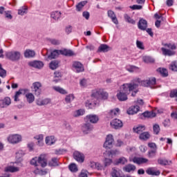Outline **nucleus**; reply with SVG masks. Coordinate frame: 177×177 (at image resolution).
<instances>
[{"instance_id": "nucleus-40", "label": "nucleus", "mask_w": 177, "mask_h": 177, "mask_svg": "<svg viewBox=\"0 0 177 177\" xmlns=\"http://www.w3.org/2000/svg\"><path fill=\"white\" fill-rule=\"evenodd\" d=\"M35 139H37V140H38L37 145L39 146H44V136L42 135L36 136L35 137Z\"/></svg>"}, {"instance_id": "nucleus-18", "label": "nucleus", "mask_w": 177, "mask_h": 177, "mask_svg": "<svg viewBox=\"0 0 177 177\" xmlns=\"http://www.w3.org/2000/svg\"><path fill=\"white\" fill-rule=\"evenodd\" d=\"M139 110H140V108L139 106H132L127 110V114L129 115H133V114H136L139 112Z\"/></svg>"}, {"instance_id": "nucleus-61", "label": "nucleus", "mask_w": 177, "mask_h": 177, "mask_svg": "<svg viewBox=\"0 0 177 177\" xmlns=\"http://www.w3.org/2000/svg\"><path fill=\"white\" fill-rule=\"evenodd\" d=\"M80 84L81 86L85 88L88 86V80L86 79H82V80H80Z\"/></svg>"}, {"instance_id": "nucleus-49", "label": "nucleus", "mask_w": 177, "mask_h": 177, "mask_svg": "<svg viewBox=\"0 0 177 177\" xmlns=\"http://www.w3.org/2000/svg\"><path fill=\"white\" fill-rule=\"evenodd\" d=\"M74 95L73 94H69L68 95L66 96L65 97V102L66 103H71V102H73V100H74Z\"/></svg>"}, {"instance_id": "nucleus-5", "label": "nucleus", "mask_w": 177, "mask_h": 177, "mask_svg": "<svg viewBox=\"0 0 177 177\" xmlns=\"http://www.w3.org/2000/svg\"><path fill=\"white\" fill-rule=\"evenodd\" d=\"M91 97L92 99H95V100H99L100 99H102V100H106V99L109 98V93L102 88H100L91 94Z\"/></svg>"}, {"instance_id": "nucleus-2", "label": "nucleus", "mask_w": 177, "mask_h": 177, "mask_svg": "<svg viewBox=\"0 0 177 177\" xmlns=\"http://www.w3.org/2000/svg\"><path fill=\"white\" fill-rule=\"evenodd\" d=\"M30 165H34V167H39L40 165L42 168H45L48 165L46 155L41 154L39 157L33 158L30 160Z\"/></svg>"}, {"instance_id": "nucleus-38", "label": "nucleus", "mask_w": 177, "mask_h": 177, "mask_svg": "<svg viewBox=\"0 0 177 177\" xmlns=\"http://www.w3.org/2000/svg\"><path fill=\"white\" fill-rule=\"evenodd\" d=\"M126 70L129 71V73H135V71H138L139 68L135 66L128 65L126 66Z\"/></svg>"}, {"instance_id": "nucleus-58", "label": "nucleus", "mask_w": 177, "mask_h": 177, "mask_svg": "<svg viewBox=\"0 0 177 177\" xmlns=\"http://www.w3.org/2000/svg\"><path fill=\"white\" fill-rule=\"evenodd\" d=\"M156 153L157 149H151L148 153V157H149V158H153V157H156Z\"/></svg>"}, {"instance_id": "nucleus-13", "label": "nucleus", "mask_w": 177, "mask_h": 177, "mask_svg": "<svg viewBox=\"0 0 177 177\" xmlns=\"http://www.w3.org/2000/svg\"><path fill=\"white\" fill-rule=\"evenodd\" d=\"M82 131L84 135H88V133H91L93 131V125L90 123L85 124L82 126Z\"/></svg>"}, {"instance_id": "nucleus-19", "label": "nucleus", "mask_w": 177, "mask_h": 177, "mask_svg": "<svg viewBox=\"0 0 177 177\" xmlns=\"http://www.w3.org/2000/svg\"><path fill=\"white\" fill-rule=\"evenodd\" d=\"M138 27L139 30L145 31L147 28V21L143 19H140L138 24Z\"/></svg>"}, {"instance_id": "nucleus-1", "label": "nucleus", "mask_w": 177, "mask_h": 177, "mask_svg": "<svg viewBox=\"0 0 177 177\" xmlns=\"http://www.w3.org/2000/svg\"><path fill=\"white\" fill-rule=\"evenodd\" d=\"M131 93V96H135L138 93V84L133 83L131 80L130 83L124 84L120 86V91L117 93L116 96L120 102H125L128 100V95Z\"/></svg>"}, {"instance_id": "nucleus-24", "label": "nucleus", "mask_w": 177, "mask_h": 177, "mask_svg": "<svg viewBox=\"0 0 177 177\" xmlns=\"http://www.w3.org/2000/svg\"><path fill=\"white\" fill-rule=\"evenodd\" d=\"M108 16L111 19L114 24H118V19H117V17H115V14L113 10H108Z\"/></svg>"}, {"instance_id": "nucleus-57", "label": "nucleus", "mask_w": 177, "mask_h": 177, "mask_svg": "<svg viewBox=\"0 0 177 177\" xmlns=\"http://www.w3.org/2000/svg\"><path fill=\"white\" fill-rule=\"evenodd\" d=\"M0 77L5 78L6 77V71L2 68V65L0 64Z\"/></svg>"}, {"instance_id": "nucleus-36", "label": "nucleus", "mask_w": 177, "mask_h": 177, "mask_svg": "<svg viewBox=\"0 0 177 177\" xmlns=\"http://www.w3.org/2000/svg\"><path fill=\"white\" fill-rule=\"evenodd\" d=\"M19 170L20 169L19 167L13 166H8L4 169L6 172H19Z\"/></svg>"}, {"instance_id": "nucleus-37", "label": "nucleus", "mask_w": 177, "mask_h": 177, "mask_svg": "<svg viewBox=\"0 0 177 177\" xmlns=\"http://www.w3.org/2000/svg\"><path fill=\"white\" fill-rule=\"evenodd\" d=\"M169 68L174 73H177V60L172 61L169 65Z\"/></svg>"}, {"instance_id": "nucleus-48", "label": "nucleus", "mask_w": 177, "mask_h": 177, "mask_svg": "<svg viewBox=\"0 0 177 177\" xmlns=\"http://www.w3.org/2000/svg\"><path fill=\"white\" fill-rule=\"evenodd\" d=\"M34 174H35V175H46V174H48V171H46V170L36 169L34 171Z\"/></svg>"}, {"instance_id": "nucleus-46", "label": "nucleus", "mask_w": 177, "mask_h": 177, "mask_svg": "<svg viewBox=\"0 0 177 177\" xmlns=\"http://www.w3.org/2000/svg\"><path fill=\"white\" fill-rule=\"evenodd\" d=\"M124 20L127 21V23H129L130 24H136L135 20H133L131 17H129L128 15L125 14L124 16Z\"/></svg>"}, {"instance_id": "nucleus-51", "label": "nucleus", "mask_w": 177, "mask_h": 177, "mask_svg": "<svg viewBox=\"0 0 177 177\" xmlns=\"http://www.w3.org/2000/svg\"><path fill=\"white\" fill-rule=\"evenodd\" d=\"M68 168L71 172H77L78 171V167H77V165L75 163H71Z\"/></svg>"}, {"instance_id": "nucleus-31", "label": "nucleus", "mask_w": 177, "mask_h": 177, "mask_svg": "<svg viewBox=\"0 0 177 177\" xmlns=\"http://www.w3.org/2000/svg\"><path fill=\"white\" fill-rule=\"evenodd\" d=\"M50 17L54 20H59V19L62 17V12L59 11H53L51 12Z\"/></svg>"}, {"instance_id": "nucleus-21", "label": "nucleus", "mask_w": 177, "mask_h": 177, "mask_svg": "<svg viewBox=\"0 0 177 177\" xmlns=\"http://www.w3.org/2000/svg\"><path fill=\"white\" fill-rule=\"evenodd\" d=\"M59 52L61 55H63L64 56H68V57L75 56V53H74V51L71 50L63 49V50H60Z\"/></svg>"}, {"instance_id": "nucleus-54", "label": "nucleus", "mask_w": 177, "mask_h": 177, "mask_svg": "<svg viewBox=\"0 0 177 177\" xmlns=\"http://www.w3.org/2000/svg\"><path fill=\"white\" fill-rule=\"evenodd\" d=\"M110 114L111 117H115V115H118L120 114V109L116 108L111 111Z\"/></svg>"}, {"instance_id": "nucleus-12", "label": "nucleus", "mask_w": 177, "mask_h": 177, "mask_svg": "<svg viewBox=\"0 0 177 177\" xmlns=\"http://www.w3.org/2000/svg\"><path fill=\"white\" fill-rule=\"evenodd\" d=\"M28 92H30V90H28V88L19 89L18 91L15 93V95L14 96L15 102H19L20 100L19 99L20 95H26V93H28Z\"/></svg>"}, {"instance_id": "nucleus-23", "label": "nucleus", "mask_w": 177, "mask_h": 177, "mask_svg": "<svg viewBox=\"0 0 177 177\" xmlns=\"http://www.w3.org/2000/svg\"><path fill=\"white\" fill-rule=\"evenodd\" d=\"M136 169V166L132 164H128L123 167V171L125 172H133Z\"/></svg>"}, {"instance_id": "nucleus-41", "label": "nucleus", "mask_w": 177, "mask_h": 177, "mask_svg": "<svg viewBox=\"0 0 177 177\" xmlns=\"http://www.w3.org/2000/svg\"><path fill=\"white\" fill-rule=\"evenodd\" d=\"M121 170L117 169H113V171L111 173V176L113 177H121Z\"/></svg>"}, {"instance_id": "nucleus-39", "label": "nucleus", "mask_w": 177, "mask_h": 177, "mask_svg": "<svg viewBox=\"0 0 177 177\" xmlns=\"http://www.w3.org/2000/svg\"><path fill=\"white\" fill-rule=\"evenodd\" d=\"M84 114H85L84 109H78L73 112V117H80V115H84Z\"/></svg>"}, {"instance_id": "nucleus-43", "label": "nucleus", "mask_w": 177, "mask_h": 177, "mask_svg": "<svg viewBox=\"0 0 177 177\" xmlns=\"http://www.w3.org/2000/svg\"><path fill=\"white\" fill-rule=\"evenodd\" d=\"M142 60L145 63H154V62H156L153 57L149 56L143 57Z\"/></svg>"}, {"instance_id": "nucleus-14", "label": "nucleus", "mask_w": 177, "mask_h": 177, "mask_svg": "<svg viewBox=\"0 0 177 177\" xmlns=\"http://www.w3.org/2000/svg\"><path fill=\"white\" fill-rule=\"evenodd\" d=\"M73 67L76 73H82L85 69L84 68V65L80 62H74L73 64Z\"/></svg>"}, {"instance_id": "nucleus-42", "label": "nucleus", "mask_w": 177, "mask_h": 177, "mask_svg": "<svg viewBox=\"0 0 177 177\" xmlns=\"http://www.w3.org/2000/svg\"><path fill=\"white\" fill-rule=\"evenodd\" d=\"M57 67H59V61L54 60L50 63V68L51 70H56Z\"/></svg>"}, {"instance_id": "nucleus-10", "label": "nucleus", "mask_w": 177, "mask_h": 177, "mask_svg": "<svg viewBox=\"0 0 177 177\" xmlns=\"http://www.w3.org/2000/svg\"><path fill=\"white\" fill-rule=\"evenodd\" d=\"M113 143L114 138H113V135L109 134L106 136V141L104 144V147H105V149H111Z\"/></svg>"}, {"instance_id": "nucleus-4", "label": "nucleus", "mask_w": 177, "mask_h": 177, "mask_svg": "<svg viewBox=\"0 0 177 177\" xmlns=\"http://www.w3.org/2000/svg\"><path fill=\"white\" fill-rule=\"evenodd\" d=\"M6 59L10 60L11 62H19L21 59V53L18 50H10L6 52Z\"/></svg>"}, {"instance_id": "nucleus-52", "label": "nucleus", "mask_w": 177, "mask_h": 177, "mask_svg": "<svg viewBox=\"0 0 177 177\" xmlns=\"http://www.w3.org/2000/svg\"><path fill=\"white\" fill-rule=\"evenodd\" d=\"M144 117L147 118H153V117H156V113L153 112H145L143 113Z\"/></svg>"}, {"instance_id": "nucleus-25", "label": "nucleus", "mask_w": 177, "mask_h": 177, "mask_svg": "<svg viewBox=\"0 0 177 177\" xmlns=\"http://www.w3.org/2000/svg\"><path fill=\"white\" fill-rule=\"evenodd\" d=\"M59 55H61L60 50H55L50 53V55H48V59L52 60V59H56L59 57Z\"/></svg>"}, {"instance_id": "nucleus-6", "label": "nucleus", "mask_w": 177, "mask_h": 177, "mask_svg": "<svg viewBox=\"0 0 177 177\" xmlns=\"http://www.w3.org/2000/svg\"><path fill=\"white\" fill-rule=\"evenodd\" d=\"M21 135L20 134H10L7 138L8 142L11 143V145H17V143H20L21 142Z\"/></svg>"}, {"instance_id": "nucleus-50", "label": "nucleus", "mask_w": 177, "mask_h": 177, "mask_svg": "<svg viewBox=\"0 0 177 177\" xmlns=\"http://www.w3.org/2000/svg\"><path fill=\"white\" fill-rule=\"evenodd\" d=\"M28 9L27 6L22 7V8L18 10V15H20L21 16L26 15Z\"/></svg>"}, {"instance_id": "nucleus-26", "label": "nucleus", "mask_w": 177, "mask_h": 177, "mask_svg": "<svg viewBox=\"0 0 177 177\" xmlns=\"http://www.w3.org/2000/svg\"><path fill=\"white\" fill-rule=\"evenodd\" d=\"M161 50L165 56H174L176 53L175 51L165 48H162Z\"/></svg>"}, {"instance_id": "nucleus-45", "label": "nucleus", "mask_w": 177, "mask_h": 177, "mask_svg": "<svg viewBox=\"0 0 177 177\" xmlns=\"http://www.w3.org/2000/svg\"><path fill=\"white\" fill-rule=\"evenodd\" d=\"M158 162L160 165H169V164H171V160H167L165 159H158Z\"/></svg>"}, {"instance_id": "nucleus-44", "label": "nucleus", "mask_w": 177, "mask_h": 177, "mask_svg": "<svg viewBox=\"0 0 177 177\" xmlns=\"http://www.w3.org/2000/svg\"><path fill=\"white\" fill-rule=\"evenodd\" d=\"M86 1H82L79 3L76 6V10H77V12H81L82 10V8H84V6L86 5Z\"/></svg>"}, {"instance_id": "nucleus-62", "label": "nucleus", "mask_w": 177, "mask_h": 177, "mask_svg": "<svg viewBox=\"0 0 177 177\" xmlns=\"http://www.w3.org/2000/svg\"><path fill=\"white\" fill-rule=\"evenodd\" d=\"M6 19H8V20H12L13 19V17L12 16V14L10 13V11H6L4 12Z\"/></svg>"}, {"instance_id": "nucleus-17", "label": "nucleus", "mask_w": 177, "mask_h": 177, "mask_svg": "<svg viewBox=\"0 0 177 177\" xmlns=\"http://www.w3.org/2000/svg\"><path fill=\"white\" fill-rule=\"evenodd\" d=\"M49 103H50V99L49 98H39L36 101L37 106H46V104H49Z\"/></svg>"}, {"instance_id": "nucleus-59", "label": "nucleus", "mask_w": 177, "mask_h": 177, "mask_svg": "<svg viewBox=\"0 0 177 177\" xmlns=\"http://www.w3.org/2000/svg\"><path fill=\"white\" fill-rule=\"evenodd\" d=\"M153 129L154 133H156V135H158V133H160V125L154 124L153 126Z\"/></svg>"}, {"instance_id": "nucleus-56", "label": "nucleus", "mask_w": 177, "mask_h": 177, "mask_svg": "<svg viewBox=\"0 0 177 177\" xmlns=\"http://www.w3.org/2000/svg\"><path fill=\"white\" fill-rule=\"evenodd\" d=\"M48 165L50 167H56L57 165V158H53L51 159V161L48 162Z\"/></svg>"}, {"instance_id": "nucleus-7", "label": "nucleus", "mask_w": 177, "mask_h": 177, "mask_svg": "<svg viewBox=\"0 0 177 177\" xmlns=\"http://www.w3.org/2000/svg\"><path fill=\"white\" fill-rule=\"evenodd\" d=\"M42 84L39 82L32 83V91L35 96H39L42 93Z\"/></svg>"}, {"instance_id": "nucleus-47", "label": "nucleus", "mask_w": 177, "mask_h": 177, "mask_svg": "<svg viewBox=\"0 0 177 177\" xmlns=\"http://www.w3.org/2000/svg\"><path fill=\"white\" fill-rule=\"evenodd\" d=\"M120 151L118 150H111V151H108L106 153V155L108 156V157L113 158V156H115V154H119Z\"/></svg>"}, {"instance_id": "nucleus-11", "label": "nucleus", "mask_w": 177, "mask_h": 177, "mask_svg": "<svg viewBox=\"0 0 177 177\" xmlns=\"http://www.w3.org/2000/svg\"><path fill=\"white\" fill-rule=\"evenodd\" d=\"M85 120L87 121V122H91V124H97L99 122V116H97V115L90 114L86 116Z\"/></svg>"}, {"instance_id": "nucleus-55", "label": "nucleus", "mask_w": 177, "mask_h": 177, "mask_svg": "<svg viewBox=\"0 0 177 177\" xmlns=\"http://www.w3.org/2000/svg\"><path fill=\"white\" fill-rule=\"evenodd\" d=\"M95 106H96V102H91V101L88 100L86 102V107H88L89 109H93L95 107Z\"/></svg>"}, {"instance_id": "nucleus-9", "label": "nucleus", "mask_w": 177, "mask_h": 177, "mask_svg": "<svg viewBox=\"0 0 177 177\" xmlns=\"http://www.w3.org/2000/svg\"><path fill=\"white\" fill-rule=\"evenodd\" d=\"M110 125L111 128H113V129H121L122 127H124V124H122V121L120 120V119H114L113 120Z\"/></svg>"}, {"instance_id": "nucleus-3", "label": "nucleus", "mask_w": 177, "mask_h": 177, "mask_svg": "<svg viewBox=\"0 0 177 177\" xmlns=\"http://www.w3.org/2000/svg\"><path fill=\"white\" fill-rule=\"evenodd\" d=\"M133 84H136L137 89L139 88V85H142V86H153V85H156V79L154 77H151L145 80H142L139 77H136L133 80H131Z\"/></svg>"}, {"instance_id": "nucleus-8", "label": "nucleus", "mask_w": 177, "mask_h": 177, "mask_svg": "<svg viewBox=\"0 0 177 177\" xmlns=\"http://www.w3.org/2000/svg\"><path fill=\"white\" fill-rule=\"evenodd\" d=\"M12 104V99L9 97H5L0 100V109H7Z\"/></svg>"}, {"instance_id": "nucleus-64", "label": "nucleus", "mask_w": 177, "mask_h": 177, "mask_svg": "<svg viewBox=\"0 0 177 177\" xmlns=\"http://www.w3.org/2000/svg\"><path fill=\"white\" fill-rule=\"evenodd\" d=\"M170 97H177V89L171 91Z\"/></svg>"}, {"instance_id": "nucleus-63", "label": "nucleus", "mask_w": 177, "mask_h": 177, "mask_svg": "<svg viewBox=\"0 0 177 177\" xmlns=\"http://www.w3.org/2000/svg\"><path fill=\"white\" fill-rule=\"evenodd\" d=\"M128 160L124 157L120 158L118 160V164H127Z\"/></svg>"}, {"instance_id": "nucleus-15", "label": "nucleus", "mask_w": 177, "mask_h": 177, "mask_svg": "<svg viewBox=\"0 0 177 177\" xmlns=\"http://www.w3.org/2000/svg\"><path fill=\"white\" fill-rule=\"evenodd\" d=\"M29 66L30 67H33L34 68H42V67H44V62H41V61H33V62H29Z\"/></svg>"}, {"instance_id": "nucleus-28", "label": "nucleus", "mask_w": 177, "mask_h": 177, "mask_svg": "<svg viewBox=\"0 0 177 177\" xmlns=\"http://www.w3.org/2000/svg\"><path fill=\"white\" fill-rule=\"evenodd\" d=\"M53 89L55 91V92H58V93H61V95H67L68 92L66 91L64 88L57 86H53Z\"/></svg>"}, {"instance_id": "nucleus-29", "label": "nucleus", "mask_w": 177, "mask_h": 177, "mask_svg": "<svg viewBox=\"0 0 177 177\" xmlns=\"http://www.w3.org/2000/svg\"><path fill=\"white\" fill-rule=\"evenodd\" d=\"M146 127L145 126H142V125H138L137 127H134L133 129V132H135L136 133H142V132H143L144 131H145Z\"/></svg>"}, {"instance_id": "nucleus-27", "label": "nucleus", "mask_w": 177, "mask_h": 177, "mask_svg": "<svg viewBox=\"0 0 177 177\" xmlns=\"http://www.w3.org/2000/svg\"><path fill=\"white\" fill-rule=\"evenodd\" d=\"M26 97L28 103L29 104L33 103L34 100H35V96H34V94H32V93H26Z\"/></svg>"}, {"instance_id": "nucleus-22", "label": "nucleus", "mask_w": 177, "mask_h": 177, "mask_svg": "<svg viewBox=\"0 0 177 177\" xmlns=\"http://www.w3.org/2000/svg\"><path fill=\"white\" fill-rule=\"evenodd\" d=\"M89 167L93 169H97L98 171L103 169V166L100 163L96 162H91Z\"/></svg>"}, {"instance_id": "nucleus-34", "label": "nucleus", "mask_w": 177, "mask_h": 177, "mask_svg": "<svg viewBox=\"0 0 177 177\" xmlns=\"http://www.w3.org/2000/svg\"><path fill=\"white\" fill-rule=\"evenodd\" d=\"M139 139L140 140H144V141L148 140V139H150V133H149V132L147 131L143 132L140 134Z\"/></svg>"}, {"instance_id": "nucleus-33", "label": "nucleus", "mask_w": 177, "mask_h": 177, "mask_svg": "<svg viewBox=\"0 0 177 177\" xmlns=\"http://www.w3.org/2000/svg\"><path fill=\"white\" fill-rule=\"evenodd\" d=\"M148 175H153L155 176H158L160 175V171H155L154 169L149 167L146 170Z\"/></svg>"}, {"instance_id": "nucleus-35", "label": "nucleus", "mask_w": 177, "mask_h": 177, "mask_svg": "<svg viewBox=\"0 0 177 177\" xmlns=\"http://www.w3.org/2000/svg\"><path fill=\"white\" fill-rule=\"evenodd\" d=\"M110 50V46H107V44H101L98 48L97 52H109Z\"/></svg>"}, {"instance_id": "nucleus-32", "label": "nucleus", "mask_w": 177, "mask_h": 177, "mask_svg": "<svg viewBox=\"0 0 177 177\" xmlns=\"http://www.w3.org/2000/svg\"><path fill=\"white\" fill-rule=\"evenodd\" d=\"M55 142H56V140L53 136L46 138V143L48 145V146H52V145H55Z\"/></svg>"}, {"instance_id": "nucleus-20", "label": "nucleus", "mask_w": 177, "mask_h": 177, "mask_svg": "<svg viewBox=\"0 0 177 177\" xmlns=\"http://www.w3.org/2000/svg\"><path fill=\"white\" fill-rule=\"evenodd\" d=\"M133 162H135V164L140 165L142 164H147V162H149V159L145 158H133Z\"/></svg>"}, {"instance_id": "nucleus-30", "label": "nucleus", "mask_w": 177, "mask_h": 177, "mask_svg": "<svg viewBox=\"0 0 177 177\" xmlns=\"http://www.w3.org/2000/svg\"><path fill=\"white\" fill-rule=\"evenodd\" d=\"M24 56L26 58L34 57L35 56V51L30 49H27L24 52Z\"/></svg>"}, {"instance_id": "nucleus-60", "label": "nucleus", "mask_w": 177, "mask_h": 177, "mask_svg": "<svg viewBox=\"0 0 177 177\" xmlns=\"http://www.w3.org/2000/svg\"><path fill=\"white\" fill-rule=\"evenodd\" d=\"M159 71L163 77H167L168 76V71L167 69H165V68H159Z\"/></svg>"}, {"instance_id": "nucleus-16", "label": "nucleus", "mask_w": 177, "mask_h": 177, "mask_svg": "<svg viewBox=\"0 0 177 177\" xmlns=\"http://www.w3.org/2000/svg\"><path fill=\"white\" fill-rule=\"evenodd\" d=\"M73 158H75V160H76V161H77L78 162H84V154L81 153L80 151H75L73 153Z\"/></svg>"}, {"instance_id": "nucleus-53", "label": "nucleus", "mask_w": 177, "mask_h": 177, "mask_svg": "<svg viewBox=\"0 0 177 177\" xmlns=\"http://www.w3.org/2000/svg\"><path fill=\"white\" fill-rule=\"evenodd\" d=\"M25 154L26 152L23 150H19L16 153V158H17V160H20V158H21Z\"/></svg>"}]
</instances>
